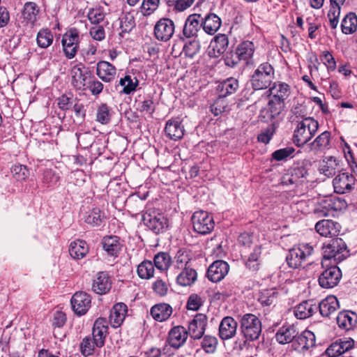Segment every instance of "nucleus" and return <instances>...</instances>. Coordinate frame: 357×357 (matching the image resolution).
Segmentation results:
<instances>
[{"label":"nucleus","instance_id":"0eeeda50","mask_svg":"<svg viewBox=\"0 0 357 357\" xmlns=\"http://www.w3.org/2000/svg\"><path fill=\"white\" fill-rule=\"evenodd\" d=\"M70 75L71 84L78 90L84 89L87 84V79L90 76V71L82 63H70Z\"/></svg>","mask_w":357,"mask_h":357},{"label":"nucleus","instance_id":"cd10ccee","mask_svg":"<svg viewBox=\"0 0 357 357\" xmlns=\"http://www.w3.org/2000/svg\"><path fill=\"white\" fill-rule=\"evenodd\" d=\"M165 132L166 135L172 140L176 141L184 135V128L179 119H172L167 121Z\"/></svg>","mask_w":357,"mask_h":357},{"label":"nucleus","instance_id":"aec40b11","mask_svg":"<svg viewBox=\"0 0 357 357\" xmlns=\"http://www.w3.org/2000/svg\"><path fill=\"white\" fill-rule=\"evenodd\" d=\"M237 327L238 323L233 317H224L219 325V337L222 340L231 339L236 334Z\"/></svg>","mask_w":357,"mask_h":357},{"label":"nucleus","instance_id":"bb28decb","mask_svg":"<svg viewBox=\"0 0 357 357\" xmlns=\"http://www.w3.org/2000/svg\"><path fill=\"white\" fill-rule=\"evenodd\" d=\"M103 250L108 255L118 257L120 253L123 243L117 236H106L102 240Z\"/></svg>","mask_w":357,"mask_h":357},{"label":"nucleus","instance_id":"b1692460","mask_svg":"<svg viewBox=\"0 0 357 357\" xmlns=\"http://www.w3.org/2000/svg\"><path fill=\"white\" fill-rule=\"evenodd\" d=\"M255 51V44L252 41L245 40L238 45L236 49V54H237L241 61H244L247 66L252 65L254 63L253 55Z\"/></svg>","mask_w":357,"mask_h":357},{"label":"nucleus","instance_id":"f3484780","mask_svg":"<svg viewBox=\"0 0 357 357\" xmlns=\"http://www.w3.org/2000/svg\"><path fill=\"white\" fill-rule=\"evenodd\" d=\"M229 270V264L223 260H216L210 265L207 270V277L213 282L221 281Z\"/></svg>","mask_w":357,"mask_h":357},{"label":"nucleus","instance_id":"4468645a","mask_svg":"<svg viewBox=\"0 0 357 357\" xmlns=\"http://www.w3.org/2000/svg\"><path fill=\"white\" fill-rule=\"evenodd\" d=\"M207 317L204 314H197L188 325V334L194 340L201 339L207 326Z\"/></svg>","mask_w":357,"mask_h":357},{"label":"nucleus","instance_id":"e433bc0d","mask_svg":"<svg viewBox=\"0 0 357 357\" xmlns=\"http://www.w3.org/2000/svg\"><path fill=\"white\" fill-rule=\"evenodd\" d=\"M191 259L188 250L180 249L176 253L174 259H172V268L175 271H179L189 267Z\"/></svg>","mask_w":357,"mask_h":357},{"label":"nucleus","instance_id":"423d86ee","mask_svg":"<svg viewBox=\"0 0 357 357\" xmlns=\"http://www.w3.org/2000/svg\"><path fill=\"white\" fill-rule=\"evenodd\" d=\"M195 231L200 234H207L214 228L213 218L205 211H195L191 218Z\"/></svg>","mask_w":357,"mask_h":357},{"label":"nucleus","instance_id":"f704fd0d","mask_svg":"<svg viewBox=\"0 0 357 357\" xmlns=\"http://www.w3.org/2000/svg\"><path fill=\"white\" fill-rule=\"evenodd\" d=\"M172 312V306L165 303L155 304L151 308V316L155 321L160 322L167 320Z\"/></svg>","mask_w":357,"mask_h":357},{"label":"nucleus","instance_id":"69168bd1","mask_svg":"<svg viewBox=\"0 0 357 357\" xmlns=\"http://www.w3.org/2000/svg\"><path fill=\"white\" fill-rule=\"evenodd\" d=\"M153 291L160 296H165L167 294L169 285L167 282L162 279H157L152 284Z\"/></svg>","mask_w":357,"mask_h":357},{"label":"nucleus","instance_id":"6e6552de","mask_svg":"<svg viewBox=\"0 0 357 357\" xmlns=\"http://www.w3.org/2000/svg\"><path fill=\"white\" fill-rule=\"evenodd\" d=\"M144 224L153 233L160 234L165 231L168 227V220L160 213H146L143 215Z\"/></svg>","mask_w":357,"mask_h":357},{"label":"nucleus","instance_id":"393cba45","mask_svg":"<svg viewBox=\"0 0 357 357\" xmlns=\"http://www.w3.org/2000/svg\"><path fill=\"white\" fill-rule=\"evenodd\" d=\"M107 323L105 319L98 318L93 324V340L98 347H102L105 344V340L108 331Z\"/></svg>","mask_w":357,"mask_h":357},{"label":"nucleus","instance_id":"7c9ffc66","mask_svg":"<svg viewBox=\"0 0 357 357\" xmlns=\"http://www.w3.org/2000/svg\"><path fill=\"white\" fill-rule=\"evenodd\" d=\"M128 312L127 305L119 303L114 305L109 315V321L113 328L119 327L123 322Z\"/></svg>","mask_w":357,"mask_h":357},{"label":"nucleus","instance_id":"052dcab7","mask_svg":"<svg viewBox=\"0 0 357 357\" xmlns=\"http://www.w3.org/2000/svg\"><path fill=\"white\" fill-rule=\"evenodd\" d=\"M295 152V149L291 146H287L273 152L272 159L275 161H282L287 160L288 158H292Z\"/></svg>","mask_w":357,"mask_h":357},{"label":"nucleus","instance_id":"49530a36","mask_svg":"<svg viewBox=\"0 0 357 357\" xmlns=\"http://www.w3.org/2000/svg\"><path fill=\"white\" fill-rule=\"evenodd\" d=\"M154 266L160 271H167L172 266V257L167 252H160L153 258Z\"/></svg>","mask_w":357,"mask_h":357},{"label":"nucleus","instance_id":"13d9d810","mask_svg":"<svg viewBox=\"0 0 357 357\" xmlns=\"http://www.w3.org/2000/svg\"><path fill=\"white\" fill-rule=\"evenodd\" d=\"M13 177L18 181H25L29 176V170L25 165L15 164L11 167Z\"/></svg>","mask_w":357,"mask_h":357},{"label":"nucleus","instance_id":"09e8293b","mask_svg":"<svg viewBox=\"0 0 357 357\" xmlns=\"http://www.w3.org/2000/svg\"><path fill=\"white\" fill-rule=\"evenodd\" d=\"M137 272L140 278L150 279L153 277L154 264L151 261L144 260L138 265Z\"/></svg>","mask_w":357,"mask_h":357},{"label":"nucleus","instance_id":"2f4dec72","mask_svg":"<svg viewBox=\"0 0 357 357\" xmlns=\"http://www.w3.org/2000/svg\"><path fill=\"white\" fill-rule=\"evenodd\" d=\"M318 310L313 301H305L294 307V313L297 319H305L311 317Z\"/></svg>","mask_w":357,"mask_h":357},{"label":"nucleus","instance_id":"5fc2aeb1","mask_svg":"<svg viewBox=\"0 0 357 357\" xmlns=\"http://www.w3.org/2000/svg\"><path fill=\"white\" fill-rule=\"evenodd\" d=\"M103 217V213L99 208H95L89 212L85 218V222L93 227L100 226L102 222Z\"/></svg>","mask_w":357,"mask_h":357},{"label":"nucleus","instance_id":"864d4df0","mask_svg":"<svg viewBox=\"0 0 357 357\" xmlns=\"http://www.w3.org/2000/svg\"><path fill=\"white\" fill-rule=\"evenodd\" d=\"M331 132L324 131L318 135L312 143V146L317 150H324L329 146Z\"/></svg>","mask_w":357,"mask_h":357},{"label":"nucleus","instance_id":"a878e982","mask_svg":"<svg viewBox=\"0 0 357 357\" xmlns=\"http://www.w3.org/2000/svg\"><path fill=\"white\" fill-rule=\"evenodd\" d=\"M317 307L322 317L331 318L339 309L340 305L336 296L330 295L323 299Z\"/></svg>","mask_w":357,"mask_h":357},{"label":"nucleus","instance_id":"f8f14e48","mask_svg":"<svg viewBox=\"0 0 357 357\" xmlns=\"http://www.w3.org/2000/svg\"><path fill=\"white\" fill-rule=\"evenodd\" d=\"M356 182L355 176L347 172L339 174L333 181L335 192L338 194L349 192Z\"/></svg>","mask_w":357,"mask_h":357},{"label":"nucleus","instance_id":"79ce46f5","mask_svg":"<svg viewBox=\"0 0 357 357\" xmlns=\"http://www.w3.org/2000/svg\"><path fill=\"white\" fill-rule=\"evenodd\" d=\"M40 12L38 6L34 2H26L24 5L22 17L27 22L33 24L38 19Z\"/></svg>","mask_w":357,"mask_h":357},{"label":"nucleus","instance_id":"37998d69","mask_svg":"<svg viewBox=\"0 0 357 357\" xmlns=\"http://www.w3.org/2000/svg\"><path fill=\"white\" fill-rule=\"evenodd\" d=\"M239 84L238 79L234 77H229L222 81L218 85V90L220 93V96L226 97L227 96L234 93L238 89Z\"/></svg>","mask_w":357,"mask_h":357},{"label":"nucleus","instance_id":"473e14b6","mask_svg":"<svg viewBox=\"0 0 357 357\" xmlns=\"http://www.w3.org/2000/svg\"><path fill=\"white\" fill-rule=\"evenodd\" d=\"M336 320L340 328L349 331L357 324V314L349 310L342 311L338 313Z\"/></svg>","mask_w":357,"mask_h":357},{"label":"nucleus","instance_id":"c03bdc74","mask_svg":"<svg viewBox=\"0 0 357 357\" xmlns=\"http://www.w3.org/2000/svg\"><path fill=\"white\" fill-rule=\"evenodd\" d=\"M342 31L344 34H351L357 29V15L354 13H347L341 23Z\"/></svg>","mask_w":357,"mask_h":357},{"label":"nucleus","instance_id":"20e7f679","mask_svg":"<svg viewBox=\"0 0 357 357\" xmlns=\"http://www.w3.org/2000/svg\"><path fill=\"white\" fill-rule=\"evenodd\" d=\"M240 331L245 342L257 340L261 333V321L254 314L247 313L240 319Z\"/></svg>","mask_w":357,"mask_h":357},{"label":"nucleus","instance_id":"7ed1b4c3","mask_svg":"<svg viewBox=\"0 0 357 357\" xmlns=\"http://www.w3.org/2000/svg\"><path fill=\"white\" fill-rule=\"evenodd\" d=\"M318 128V121L312 117H307L299 121L293 135L294 144L297 146L307 144L315 135Z\"/></svg>","mask_w":357,"mask_h":357},{"label":"nucleus","instance_id":"3c124183","mask_svg":"<svg viewBox=\"0 0 357 357\" xmlns=\"http://www.w3.org/2000/svg\"><path fill=\"white\" fill-rule=\"evenodd\" d=\"M202 337V348L207 354H213L216 351L218 344L217 337L210 335H203Z\"/></svg>","mask_w":357,"mask_h":357},{"label":"nucleus","instance_id":"c9c22d12","mask_svg":"<svg viewBox=\"0 0 357 357\" xmlns=\"http://www.w3.org/2000/svg\"><path fill=\"white\" fill-rule=\"evenodd\" d=\"M308 175L306 167L303 165H297L289 170V173L284 177V182L289 184H296L303 181Z\"/></svg>","mask_w":357,"mask_h":357},{"label":"nucleus","instance_id":"ea45409f","mask_svg":"<svg viewBox=\"0 0 357 357\" xmlns=\"http://www.w3.org/2000/svg\"><path fill=\"white\" fill-rule=\"evenodd\" d=\"M197 277L196 271L189 266L181 269V272L176 277V283L182 287L190 286L197 280Z\"/></svg>","mask_w":357,"mask_h":357},{"label":"nucleus","instance_id":"dca6fc26","mask_svg":"<svg viewBox=\"0 0 357 357\" xmlns=\"http://www.w3.org/2000/svg\"><path fill=\"white\" fill-rule=\"evenodd\" d=\"M188 336V331L182 326L173 327L168 333L167 342L168 344L178 349L185 343Z\"/></svg>","mask_w":357,"mask_h":357},{"label":"nucleus","instance_id":"2eb2a0df","mask_svg":"<svg viewBox=\"0 0 357 357\" xmlns=\"http://www.w3.org/2000/svg\"><path fill=\"white\" fill-rule=\"evenodd\" d=\"M71 305L73 310L79 316L85 314L91 307L90 295L84 291H77L72 297Z\"/></svg>","mask_w":357,"mask_h":357},{"label":"nucleus","instance_id":"4c0bfd02","mask_svg":"<svg viewBox=\"0 0 357 357\" xmlns=\"http://www.w3.org/2000/svg\"><path fill=\"white\" fill-rule=\"evenodd\" d=\"M268 91L272 98L284 101L290 94V86L283 82H275L272 86L269 87Z\"/></svg>","mask_w":357,"mask_h":357},{"label":"nucleus","instance_id":"c756f323","mask_svg":"<svg viewBox=\"0 0 357 357\" xmlns=\"http://www.w3.org/2000/svg\"><path fill=\"white\" fill-rule=\"evenodd\" d=\"M116 73L115 67L110 63L101 61L97 63L96 74L105 82H110L114 79Z\"/></svg>","mask_w":357,"mask_h":357},{"label":"nucleus","instance_id":"412c9836","mask_svg":"<svg viewBox=\"0 0 357 357\" xmlns=\"http://www.w3.org/2000/svg\"><path fill=\"white\" fill-rule=\"evenodd\" d=\"M112 288V280L108 273L105 271L98 272L93 279L92 290L97 294L103 295L109 291Z\"/></svg>","mask_w":357,"mask_h":357},{"label":"nucleus","instance_id":"a211bd4d","mask_svg":"<svg viewBox=\"0 0 357 357\" xmlns=\"http://www.w3.org/2000/svg\"><path fill=\"white\" fill-rule=\"evenodd\" d=\"M201 15L191 14L185 20L183 34L187 38H196L202 29Z\"/></svg>","mask_w":357,"mask_h":357},{"label":"nucleus","instance_id":"a19ab883","mask_svg":"<svg viewBox=\"0 0 357 357\" xmlns=\"http://www.w3.org/2000/svg\"><path fill=\"white\" fill-rule=\"evenodd\" d=\"M88 252L89 247L86 241L83 240H77L71 242L69 248V253L73 259H82Z\"/></svg>","mask_w":357,"mask_h":357},{"label":"nucleus","instance_id":"1a4fd4ad","mask_svg":"<svg viewBox=\"0 0 357 357\" xmlns=\"http://www.w3.org/2000/svg\"><path fill=\"white\" fill-rule=\"evenodd\" d=\"M342 278V272L335 265L326 268L319 277V284L322 288L331 289L337 285Z\"/></svg>","mask_w":357,"mask_h":357},{"label":"nucleus","instance_id":"c85d7f7f","mask_svg":"<svg viewBox=\"0 0 357 357\" xmlns=\"http://www.w3.org/2000/svg\"><path fill=\"white\" fill-rule=\"evenodd\" d=\"M202 27L205 33L209 35L215 34L220 29L222 21L215 13H208L204 17L201 16Z\"/></svg>","mask_w":357,"mask_h":357},{"label":"nucleus","instance_id":"338daca9","mask_svg":"<svg viewBox=\"0 0 357 357\" xmlns=\"http://www.w3.org/2000/svg\"><path fill=\"white\" fill-rule=\"evenodd\" d=\"M79 144L84 149L91 147L94 142V137L90 132L76 134Z\"/></svg>","mask_w":357,"mask_h":357},{"label":"nucleus","instance_id":"f03ea898","mask_svg":"<svg viewBox=\"0 0 357 357\" xmlns=\"http://www.w3.org/2000/svg\"><path fill=\"white\" fill-rule=\"evenodd\" d=\"M275 79V69L268 62L259 64L250 78L252 88L255 91L269 88Z\"/></svg>","mask_w":357,"mask_h":357},{"label":"nucleus","instance_id":"ddd939ff","mask_svg":"<svg viewBox=\"0 0 357 357\" xmlns=\"http://www.w3.org/2000/svg\"><path fill=\"white\" fill-rule=\"evenodd\" d=\"M315 335L312 332L305 330L301 334L297 335L296 339L293 341L291 347L298 352L303 353L313 347L315 345Z\"/></svg>","mask_w":357,"mask_h":357},{"label":"nucleus","instance_id":"a18cd8bd","mask_svg":"<svg viewBox=\"0 0 357 357\" xmlns=\"http://www.w3.org/2000/svg\"><path fill=\"white\" fill-rule=\"evenodd\" d=\"M112 113L111 107L106 103H102L97 108L96 120L102 125H106L111 121Z\"/></svg>","mask_w":357,"mask_h":357},{"label":"nucleus","instance_id":"6e6d98bb","mask_svg":"<svg viewBox=\"0 0 357 357\" xmlns=\"http://www.w3.org/2000/svg\"><path fill=\"white\" fill-rule=\"evenodd\" d=\"M229 45V40L225 34H218L214 37L213 49L219 54H223Z\"/></svg>","mask_w":357,"mask_h":357},{"label":"nucleus","instance_id":"bf43d9fd","mask_svg":"<svg viewBox=\"0 0 357 357\" xmlns=\"http://www.w3.org/2000/svg\"><path fill=\"white\" fill-rule=\"evenodd\" d=\"M169 7L174 10L182 12L189 8L195 0H165Z\"/></svg>","mask_w":357,"mask_h":357},{"label":"nucleus","instance_id":"680f3d73","mask_svg":"<svg viewBox=\"0 0 357 357\" xmlns=\"http://www.w3.org/2000/svg\"><path fill=\"white\" fill-rule=\"evenodd\" d=\"M200 50L199 41L195 38L186 43L183 47V52L189 58H193Z\"/></svg>","mask_w":357,"mask_h":357},{"label":"nucleus","instance_id":"6ab92c4d","mask_svg":"<svg viewBox=\"0 0 357 357\" xmlns=\"http://www.w3.org/2000/svg\"><path fill=\"white\" fill-rule=\"evenodd\" d=\"M79 34L76 31H70L63 35L62 45L64 54L68 59H73L76 55L78 49Z\"/></svg>","mask_w":357,"mask_h":357},{"label":"nucleus","instance_id":"603ef678","mask_svg":"<svg viewBox=\"0 0 357 357\" xmlns=\"http://www.w3.org/2000/svg\"><path fill=\"white\" fill-rule=\"evenodd\" d=\"M53 35L48 29H41L37 34V44L40 47L47 48L53 42Z\"/></svg>","mask_w":357,"mask_h":357},{"label":"nucleus","instance_id":"4be33fe9","mask_svg":"<svg viewBox=\"0 0 357 357\" xmlns=\"http://www.w3.org/2000/svg\"><path fill=\"white\" fill-rule=\"evenodd\" d=\"M299 333L298 326L294 324L284 325L280 328L275 334V339L278 343L285 344L288 343L293 344Z\"/></svg>","mask_w":357,"mask_h":357},{"label":"nucleus","instance_id":"9b49d317","mask_svg":"<svg viewBox=\"0 0 357 357\" xmlns=\"http://www.w3.org/2000/svg\"><path fill=\"white\" fill-rule=\"evenodd\" d=\"M354 341L349 338L348 340L335 341L326 349V354L328 357H351L349 350L354 347Z\"/></svg>","mask_w":357,"mask_h":357},{"label":"nucleus","instance_id":"e2e57ef3","mask_svg":"<svg viewBox=\"0 0 357 357\" xmlns=\"http://www.w3.org/2000/svg\"><path fill=\"white\" fill-rule=\"evenodd\" d=\"M120 24L122 32L129 33L135 26V20L131 13H126L121 18Z\"/></svg>","mask_w":357,"mask_h":357},{"label":"nucleus","instance_id":"f257e3e1","mask_svg":"<svg viewBox=\"0 0 357 357\" xmlns=\"http://www.w3.org/2000/svg\"><path fill=\"white\" fill-rule=\"evenodd\" d=\"M322 266H328V261L338 264L349 257V250L345 242L340 238H332L323 245Z\"/></svg>","mask_w":357,"mask_h":357},{"label":"nucleus","instance_id":"39448f33","mask_svg":"<svg viewBox=\"0 0 357 357\" xmlns=\"http://www.w3.org/2000/svg\"><path fill=\"white\" fill-rule=\"evenodd\" d=\"M313 247L308 243H301L289 250L286 256L288 266L292 268L301 267L313 252Z\"/></svg>","mask_w":357,"mask_h":357},{"label":"nucleus","instance_id":"5701e85b","mask_svg":"<svg viewBox=\"0 0 357 357\" xmlns=\"http://www.w3.org/2000/svg\"><path fill=\"white\" fill-rule=\"evenodd\" d=\"M315 230L322 236L331 238L339 234L340 225L331 220H321L315 225Z\"/></svg>","mask_w":357,"mask_h":357},{"label":"nucleus","instance_id":"58836bf2","mask_svg":"<svg viewBox=\"0 0 357 357\" xmlns=\"http://www.w3.org/2000/svg\"><path fill=\"white\" fill-rule=\"evenodd\" d=\"M262 247L261 245H256L252 252L245 259V266L252 272H257L260 267Z\"/></svg>","mask_w":357,"mask_h":357},{"label":"nucleus","instance_id":"8fccbe9b","mask_svg":"<svg viewBox=\"0 0 357 357\" xmlns=\"http://www.w3.org/2000/svg\"><path fill=\"white\" fill-rule=\"evenodd\" d=\"M284 105V101L271 98L268 101L266 109L268 117L270 119H274L278 116L282 111Z\"/></svg>","mask_w":357,"mask_h":357},{"label":"nucleus","instance_id":"72a5a7b5","mask_svg":"<svg viewBox=\"0 0 357 357\" xmlns=\"http://www.w3.org/2000/svg\"><path fill=\"white\" fill-rule=\"evenodd\" d=\"M340 169V160L333 156H326L320 165L319 172L328 177H331L339 172Z\"/></svg>","mask_w":357,"mask_h":357},{"label":"nucleus","instance_id":"0e129e2a","mask_svg":"<svg viewBox=\"0 0 357 357\" xmlns=\"http://www.w3.org/2000/svg\"><path fill=\"white\" fill-rule=\"evenodd\" d=\"M160 0H144L141 7V11L144 15H150L158 7Z\"/></svg>","mask_w":357,"mask_h":357},{"label":"nucleus","instance_id":"9d476101","mask_svg":"<svg viewBox=\"0 0 357 357\" xmlns=\"http://www.w3.org/2000/svg\"><path fill=\"white\" fill-rule=\"evenodd\" d=\"M174 30V22L172 20L162 18L154 26V36L157 40L166 42L173 36Z\"/></svg>","mask_w":357,"mask_h":357},{"label":"nucleus","instance_id":"4d7b16f0","mask_svg":"<svg viewBox=\"0 0 357 357\" xmlns=\"http://www.w3.org/2000/svg\"><path fill=\"white\" fill-rule=\"evenodd\" d=\"M314 211V213L320 216L334 215V214H332L328 197L321 199L315 206Z\"/></svg>","mask_w":357,"mask_h":357},{"label":"nucleus","instance_id":"774afa93","mask_svg":"<svg viewBox=\"0 0 357 357\" xmlns=\"http://www.w3.org/2000/svg\"><path fill=\"white\" fill-rule=\"evenodd\" d=\"M275 291H273L272 290L266 289L261 293L258 298V301L262 305L269 306L275 302Z\"/></svg>","mask_w":357,"mask_h":357},{"label":"nucleus","instance_id":"de8ad7c7","mask_svg":"<svg viewBox=\"0 0 357 357\" xmlns=\"http://www.w3.org/2000/svg\"><path fill=\"white\" fill-rule=\"evenodd\" d=\"M139 81L136 77L127 75L119 81V85L123 86L122 93L129 95L136 90Z\"/></svg>","mask_w":357,"mask_h":357}]
</instances>
